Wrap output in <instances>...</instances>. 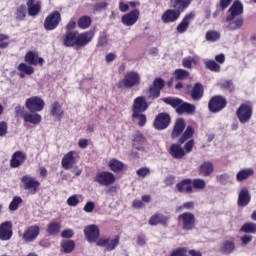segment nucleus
<instances>
[{"label":"nucleus","instance_id":"09e8293b","mask_svg":"<svg viewBox=\"0 0 256 256\" xmlns=\"http://www.w3.org/2000/svg\"><path fill=\"white\" fill-rule=\"evenodd\" d=\"M206 69H209V71L219 72L221 69V66L215 62V60H208L205 62Z\"/></svg>","mask_w":256,"mask_h":256},{"label":"nucleus","instance_id":"f3484780","mask_svg":"<svg viewBox=\"0 0 256 256\" xmlns=\"http://www.w3.org/2000/svg\"><path fill=\"white\" fill-rule=\"evenodd\" d=\"M169 123H171V117L169 114L160 113L154 121V127L161 131L163 129H167L169 127Z\"/></svg>","mask_w":256,"mask_h":256},{"label":"nucleus","instance_id":"473e14b6","mask_svg":"<svg viewBox=\"0 0 256 256\" xmlns=\"http://www.w3.org/2000/svg\"><path fill=\"white\" fill-rule=\"evenodd\" d=\"M169 153L174 159H183V157H185V150H183L179 144H172Z\"/></svg>","mask_w":256,"mask_h":256},{"label":"nucleus","instance_id":"2eb2a0df","mask_svg":"<svg viewBox=\"0 0 256 256\" xmlns=\"http://www.w3.org/2000/svg\"><path fill=\"white\" fill-rule=\"evenodd\" d=\"M84 235L89 243H95L99 239V227L94 224L86 226Z\"/></svg>","mask_w":256,"mask_h":256},{"label":"nucleus","instance_id":"de8ad7c7","mask_svg":"<svg viewBox=\"0 0 256 256\" xmlns=\"http://www.w3.org/2000/svg\"><path fill=\"white\" fill-rule=\"evenodd\" d=\"M241 231H243V233H256V224L253 222L245 223L241 227Z\"/></svg>","mask_w":256,"mask_h":256},{"label":"nucleus","instance_id":"e433bc0d","mask_svg":"<svg viewBox=\"0 0 256 256\" xmlns=\"http://www.w3.org/2000/svg\"><path fill=\"white\" fill-rule=\"evenodd\" d=\"M198 64H199L198 56H188L182 60V65L186 69H191L193 67V65H198Z\"/></svg>","mask_w":256,"mask_h":256},{"label":"nucleus","instance_id":"412c9836","mask_svg":"<svg viewBox=\"0 0 256 256\" xmlns=\"http://www.w3.org/2000/svg\"><path fill=\"white\" fill-rule=\"evenodd\" d=\"M25 161H27V154L23 151H16L11 157L10 167L17 169V167H21Z\"/></svg>","mask_w":256,"mask_h":256},{"label":"nucleus","instance_id":"c85d7f7f","mask_svg":"<svg viewBox=\"0 0 256 256\" xmlns=\"http://www.w3.org/2000/svg\"><path fill=\"white\" fill-rule=\"evenodd\" d=\"M169 223V217L163 214H154L150 217L149 225H167Z\"/></svg>","mask_w":256,"mask_h":256},{"label":"nucleus","instance_id":"5701e85b","mask_svg":"<svg viewBox=\"0 0 256 256\" xmlns=\"http://www.w3.org/2000/svg\"><path fill=\"white\" fill-rule=\"evenodd\" d=\"M181 17V12L176 9H168L162 15V21L164 23H175Z\"/></svg>","mask_w":256,"mask_h":256},{"label":"nucleus","instance_id":"f8f14e48","mask_svg":"<svg viewBox=\"0 0 256 256\" xmlns=\"http://www.w3.org/2000/svg\"><path fill=\"white\" fill-rule=\"evenodd\" d=\"M13 237V224L10 221L0 224V241H9Z\"/></svg>","mask_w":256,"mask_h":256},{"label":"nucleus","instance_id":"3c124183","mask_svg":"<svg viewBox=\"0 0 256 256\" xmlns=\"http://www.w3.org/2000/svg\"><path fill=\"white\" fill-rule=\"evenodd\" d=\"M25 61L26 63H29V65H37V54L30 51L25 55Z\"/></svg>","mask_w":256,"mask_h":256},{"label":"nucleus","instance_id":"f704fd0d","mask_svg":"<svg viewBox=\"0 0 256 256\" xmlns=\"http://www.w3.org/2000/svg\"><path fill=\"white\" fill-rule=\"evenodd\" d=\"M108 167L114 173H121V171H123V168L125 167V164L120 160L114 158L108 162Z\"/></svg>","mask_w":256,"mask_h":256},{"label":"nucleus","instance_id":"cd10ccee","mask_svg":"<svg viewBox=\"0 0 256 256\" xmlns=\"http://www.w3.org/2000/svg\"><path fill=\"white\" fill-rule=\"evenodd\" d=\"M189 5H191V0H170V6L172 9H175L180 13L185 11Z\"/></svg>","mask_w":256,"mask_h":256},{"label":"nucleus","instance_id":"58836bf2","mask_svg":"<svg viewBox=\"0 0 256 256\" xmlns=\"http://www.w3.org/2000/svg\"><path fill=\"white\" fill-rule=\"evenodd\" d=\"M200 173L203 175V177H209V175L213 173V164L211 162H204L200 166Z\"/></svg>","mask_w":256,"mask_h":256},{"label":"nucleus","instance_id":"79ce46f5","mask_svg":"<svg viewBox=\"0 0 256 256\" xmlns=\"http://www.w3.org/2000/svg\"><path fill=\"white\" fill-rule=\"evenodd\" d=\"M61 247L64 253H71L75 249V242L72 240H65L62 242Z\"/></svg>","mask_w":256,"mask_h":256},{"label":"nucleus","instance_id":"9b49d317","mask_svg":"<svg viewBox=\"0 0 256 256\" xmlns=\"http://www.w3.org/2000/svg\"><path fill=\"white\" fill-rule=\"evenodd\" d=\"M252 113H253V108H251V106H249L247 104H242L238 108L236 115H237L240 123H247V121H249V119H251Z\"/></svg>","mask_w":256,"mask_h":256},{"label":"nucleus","instance_id":"aec40b11","mask_svg":"<svg viewBox=\"0 0 256 256\" xmlns=\"http://www.w3.org/2000/svg\"><path fill=\"white\" fill-rule=\"evenodd\" d=\"M195 19V12H190L186 14L182 21L178 24L176 27V30L178 33H185L187 29H189V25H191V22H193Z\"/></svg>","mask_w":256,"mask_h":256},{"label":"nucleus","instance_id":"4c0bfd02","mask_svg":"<svg viewBox=\"0 0 256 256\" xmlns=\"http://www.w3.org/2000/svg\"><path fill=\"white\" fill-rule=\"evenodd\" d=\"M191 97L194 101H199L203 97V85L200 83L195 84L191 91Z\"/></svg>","mask_w":256,"mask_h":256},{"label":"nucleus","instance_id":"c9c22d12","mask_svg":"<svg viewBox=\"0 0 256 256\" xmlns=\"http://www.w3.org/2000/svg\"><path fill=\"white\" fill-rule=\"evenodd\" d=\"M23 119L25 123H31L32 125H39L41 123V115L39 114H31V113H25L23 115Z\"/></svg>","mask_w":256,"mask_h":256},{"label":"nucleus","instance_id":"f03ea898","mask_svg":"<svg viewBox=\"0 0 256 256\" xmlns=\"http://www.w3.org/2000/svg\"><path fill=\"white\" fill-rule=\"evenodd\" d=\"M163 101L167 103V105L174 107L179 115H182V113H195V105L183 102V100L179 98H163Z\"/></svg>","mask_w":256,"mask_h":256},{"label":"nucleus","instance_id":"ddd939ff","mask_svg":"<svg viewBox=\"0 0 256 256\" xmlns=\"http://www.w3.org/2000/svg\"><path fill=\"white\" fill-rule=\"evenodd\" d=\"M148 107L149 105H147V100L145 99V96L135 98L132 106L134 116H137L138 113H145Z\"/></svg>","mask_w":256,"mask_h":256},{"label":"nucleus","instance_id":"bf43d9fd","mask_svg":"<svg viewBox=\"0 0 256 256\" xmlns=\"http://www.w3.org/2000/svg\"><path fill=\"white\" fill-rule=\"evenodd\" d=\"M170 256H188L187 255V248H177L171 252Z\"/></svg>","mask_w":256,"mask_h":256},{"label":"nucleus","instance_id":"a18cd8bd","mask_svg":"<svg viewBox=\"0 0 256 256\" xmlns=\"http://www.w3.org/2000/svg\"><path fill=\"white\" fill-rule=\"evenodd\" d=\"M193 133H195V130L193 129V127L188 126L184 134L180 138V143L183 144L187 141V139H191V137H193Z\"/></svg>","mask_w":256,"mask_h":256},{"label":"nucleus","instance_id":"1a4fd4ad","mask_svg":"<svg viewBox=\"0 0 256 256\" xmlns=\"http://www.w3.org/2000/svg\"><path fill=\"white\" fill-rule=\"evenodd\" d=\"M94 181L103 187H109V185L115 183V174L109 171H101L96 174Z\"/></svg>","mask_w":256,"mask_h":256},{"label":"nucleus","instance_id":"8fccbe9b","mask_svg":"<svg viewBox=\"0 0 256 256\" xmlns=\"http://www.w3.org/2000/svg\"><path fill=\"white\" fill-rule=\"evenodd\" d=\"M21 203H23V199H21V197L19 196L14 197L9 205L10 211H17Z\"/></svg>","mask_w":256,"mask_h":256},{"label":"nucleus","instance_id":"9d476101","mask_svg":"<svg viewBox=\"0 0 256 256\" xmlns=\"http://www.w3.org/2000/svg\"><path fill=\"white\" fill-rule=\"evenodd\" d=\"M225 107V98L214 96L208 102V109L211 113H219Z\"/></svg>","mask_w":256,"mask_h":256},{"label":"nucleus","instance_id":"6e6552de","mask_svg":"<svg viewBox=\"0 0 256 256\" xmlns=\"http://www.w3.org/2000/svg\"><path fill=\"white\" fill-rule=\"evenodd\" d=\"M22 187L30 193V195H35L37 189L41 186V183L33 178L31 175L23 176L21 179Z\"/></svg>","mask_w":256,"mask_h":256},{"label":"nucleus","instance_id":"69168bd1","mask_svg":"<svg viewBox=\"0 0 256 256\" xmlns=\"http://www.w3.org/2000/svg\"><path fill=\"white\" fill-rule=\"evenodd\" d=\"M15 113L17 117H23V115H25V106H21V105L16 106Z\"/></svg>","mask_w":256,"mask_h":256},{"label":"nucleus","instance_id":"dca6fc26","mask_svg":"<svg viewBox=\"0 0 256 256\" xmlns=\"http://www.w3.org/2000/svg\"><path fill=\"white\" fill-rule=\"evenodd\" d=\"M139 15L141 13L139 12L138 9L132 10L131 12L125 14L122 16V23L126 27H133L137 21H139Z\"/></svg>","mask_w":256,"mask_h":256},{"label":"nucleus","instance_id":"0e129e2a","mask_svg":"<svg viewBox=\"0 0 256 256\" xmlns=\"http://www.w3.org/2000/svg\"><path fill=\"white\" fill-rule=\"evenodd\" d=\"M94 209H95V203L93 202H87L84 206L85 213H93Z\"/></svg>","mask_w":256,"mask_h":256},{"label":"nucleus","instance_id":"72a5a7b5","mask_svg":"<svg viewBox=\"0 0 256 256\" xmlns=\"http://www.w3.org/2000/svg\"><path fill=\"white\" fill-rule=\"evenodd\" d=\"M255 175V170L253 168H244L240 170L237 175V181H245L246 179H249V177H253Z\"/></svg>","mask_w":256,"mask_h":256},{"label":"nucleus","instance_id":"20e7f679","mask_svg":"<svg viewBox=\"0 0 256 256\" xmlns=\"http://www.w3.org/2000/svg\"><path fill=\"white\" fill-rule=\"evenodd\" d=\"M141 83V76L139 73L135 71H130L125 74L124 79L118 82L117 87L122 89V87H127L131 89V87H135V85H139Z\"/></svg>","mask_w":256,"mask_h":256},{"label":"nucleus","instance_id":"13d9d810","mask_svg":"<svg viewBox=\"0 0 256 256\" xmlns=\"http://www.w3.org/2000/svg\"><path fill=\"white\" fill-rule=\"evenodd\" d=\"M98 45L99 47H107L109 45V37L105 33L100 34Z\"/></svg>","mask_w":256,"mask_h":256},{"label":"nucleus","instance_id":"7ed1b4c3","mask_svg":"<svg viewBox=\"0 0 256 256\" xmlns=\"http://www.w3.org/2000/svg\"><path fill=\"white\" fill-rule=\"evenodd\" d=\"M178 223L183 231H193L197 226V218L191 212H184L178 216Z\"/></svg>","mask_w":256,"mask_h":256},{"label":"nucleus","instance_id":"393cba45","mask_svg":"<svg viewBox=\"0 0 256 256\" xmlns=\"http://www.w3.org/2000/svg\"><path fill=\"white\" fill-rule=\"evenodd\" d=\"M251 203V194L247 188H242L238 195L239 207H247V204Z\"/></svg>","mask_w":256,"mask_h":256},{"label":"nucleus","instance_id":"c756f323","mask_svg":"<svg viewBox=\"0 0 256 256\" xmlns=\"http://www.w3.org/2000/svg\"><path fill=\"white\" fill-rule=\"evenodd\" d=\"M183 131H185V120H183V118H178L175 122L174 129L171 134L172 139L179 137Z\"/></svg>","mask_w":256,"mask_h":256},{"label":"nucleus","instance_id":"0eeeda50","mask_svg":"<svg viewBox=\"0 0 256 256\" xmlns=\"http://www.w3.org/2000/svg\"><path fill=\"white\" fill-rule=\"evenodd\" d=\"M25 107L29 109L31 113H39L42 109H45V101L39 96H32L26 99Z\"/></svg>","mask_w":256,"mask_h":256},{"label":"nucleus","instance_id":"bb28decb","mask_svg":"<svg viewBox=\"0 0 256 256\" xmlns=\"http://www.w3.org/2000/svg\"><path fill=\"white\" fill-rule=\"evenodd\" d=\"M62 41L65 47H75L77 45V32H66Z\"/></svg>","mask_w":256,"mask_h":256},{"label":"nucleus","instance_id":"774afa93","mask_svg":"<svg viewBox=\"0 0 256 256\" xmlns=\"http://www.w3.org/2000/svg\"><path fill=\"white\" fill-rule=\"evenodd\" d=\"M132 207L134 209H143V207H145V203H143V201L141 200L136 199L132 202Z\"/></svg>","mask_w":256,"mask_h":256},{"label":"nucleus","instance_id":"5fc2aeb1","mask_svg":"<svg viewBox=\"0 0 256 256\" xmlns=\"http://www.w3.org/2000/svg\"><path fill=\"white\" fill-rule=\"evenodd\" d=\"M108 5L109 4L107 3V1L98 2L93 5V9H94V11L99 13L101 11H104V9H107Z\"/></svg>","mask_w":256,"mask_h":256},{"label":"nucleus","instance_id":"a19ab883","mask_svg":"<svg viewBox=\"0 0 256 256\" xmlns=\"http://www.w3.org/2000/svg\"><path fill=\"white\" fill-rule=\"evenodd\" d=\"M18 71H20V73H25V75H33V73H35V69L25 63H20L18 65Z\"/></svg>","mask_w":256,"mask_h":256},{"label":"nucleus","instance_id":"2f4dec72","mask_svg":"<svg viewBox=\"0 0 256 256\" xmlns=\"http://www.w3.org/2000/svg\"><path fill=\"white\" fill-rule=\"evenodd\" d=\"M28 13L31 17H35L41 11V3L35 0H27Z\"/></svg>","mask_w":256,"mask_h":256},{"label":"nucleus","instance_id":"6ab92c4d","mask_svg":"<svg viewBox=\"0 0 256 256\" xmlns=\"http://www.w3.org/2000/svg\"><path fill=\"white\" fill-rule=\"evenodd\" d=\"M39 226L33 225L29 226L23 233L22 239L26 241V243H32V241H35L37 237H39Z\"/></svg>","mask_w":256,"mask_h":256},{"label":"nucleus","instance_id":"7c9ffc66","mask_svg":"<svg viewBox=\"0 0 256 256\" xmlns=\"http://www.w3.org/2000/svg\"><path fill=\"white\" fill-rule=\"evenodd\" d=\"M191 185V179H184L176 185V189L179 193H191L193 191V186Z\"/></svg>","mask_w":256,"mask_h":256},{"label":"nucleus","instance_id":"338daca9","mask_svg":"<svg viewBox=\"0 0 256 256\" xmlns=\"http://www.w3.org/2000/svg\"><path fill=\"white\" fill-rule=\"evenodd\" d=\"M235 251V244L233 242L225 243V253H233Z\"/></svg>","mask_w":256,"mask_h":256},{"label":"nucleus","instance_id":"603ef678","mask_svg":"<svg viewBox=\"0 0 256 256\" xmlns=\"http://www.w3.org/2000/svg\"><path fill=\"white\" fill-rule=\"evenodd\" d=\"M176 80L187 79L189 77V72L187 70L178 69L174 72Z\"/></svg>","mask_w":256,"mask_h":256},{"label":"nucleus","instance_id":"6e6d98bb","mask_svg":"<svg viewBox=\"0 0 256 256\" xmlns=\"http://www.w3.org/2000/svg\"><path fill=\"white\" fill-rule=\"evenodd\" d=\"M25 15H27V8L20 6L16 11V18L22 21V19H25Z\"/></svg>","mask_w":256,"mask_h":256},{"label":"nucleus","instance_id":"052dcab7","mask_svg":"<svg viewBox=\"0 0 256 256\" xmlns=\"http://www.w3.org/2000/svg\"><path fill=\"white\" fill-rule=\"evenodd\" d=\"M67 203L70 207H77V205H79V198L77 195L70 196L67 199Z\"/></svg>","mask_w":256,"mask_h":256},{"label":"nucleus","instance_id":"37998d69","mask_svg":"<svg viewBox=\"0 0 256 256\" xmlns=\"http://www.w3.org/2000/svg\"><path fill=\"white\" fill-rule=\"evenodd\" d=\"M132 119L138 121L139 127H145V123H147V116L142 113H138L136 116L135 113H132Z\"/></svg>","mask_w":256,"mask_h":256},{"label":"nucleus","instance_id":"4d7b16f0","mask_svg":"<svg viewBox=\"0 0 256 256\" xmlns=\"http://www.w3.org/2000/svg\"><path fill=\"white\" fill-rule=\"evenodd\" d=\"M192 185H193L194 189H205L207 184L205 183V180H203V179H194L192 181Z\"/></svg>","mask_w":256,"mask_h":256},{"label":"nucleus","instance_id":"680f3d73","mask_svg":"<svg viewBox=\"0 0 256 256\" xmlns=\"http://www.w3.org/2000/svg\"><path fill=\"white\" fill-rule=\"evenodd\" d=\"M7 39H9V36L0 34V49H5L9 46V42H7Z\"/></svg>","mask_w":256,"mask_h":256},{"label":"nucleus","instance_id":"a878e982","mask_svg":"<svg viewBox=\"0 0 256 256\" xmlns=\"http://www.w3.org/2000/svg\"><path fill=\"white\" fill-rule=\"evenodd\" d=\"M50 115L54 117L55 119H58V121H61L62 117H64L65 112L63 111V108L61 107V104L57 101H55L51 107H50Z\"/></svg>","mask_w":256,"mask_h":256},{"label":"nucleus","instance_id":"49530a36","mask_svg":"<svg viewBox=\"0 0 256 256\" xmlns=\"http://www.w3.org/2000/svg\"><path fill=\"white\" fill-rule=\"evenodd\" d=\"M91 25V17L89 16H83L78 20V26L80 29H88V27Z\"/></svg>","mask_w":256,"mask_h":256},{"label":"nucleus","instance_id":"4468645a","mask_svg":"<svg viewBox=\"0 0 256 256\" xmlns=\"http://www.w3.org/2000/svg\"><path fill=\"white\" fill-rule=\"evenodd\" d=\"M96 245L98 247H104L105 251H113L119 245V236L113 239L101 238L97 241Z\"/></svg>","mask_w":256,"mask_h":256},{"label":"nucleus","instance_id":"f257e3e1","mask_svg":"<svg viewBox=\"0 0 256 256\" xmlns=\"http://www.w3.org/2000/svg\"><path fill=\"white\" fill-rule=\"evenodd\" d=\"M243 3L239 0H235L231 7L227 11L226 27L231 31L241 29L243 27Z\"/></svg>","mask_w":256,"mask_h":256},{"label":"nucleus","instance_id":"e2e57ef3","mask_svg":"<svg viewBox=\"0 0 256 256\" xmlns=\"http://www.w3.org/2000/svg\"><path fill=\"white\" fill-rule=\"evenodd\" d=\"M136 173H137L138 177L145 178V177H147V175H149L150 171H149V168L143 167V168L138 169Z\"/></svg>","mask_w":256,"mask_h":256},{"label":"nucleus","instance_id":"c03bdc74","mask_svg":"<svg viewBox=\"0 0 256 256\" xmlns=\"http://www.w3.org/2000/svg\"><path fill=\"white\" fill-rule=\"evenodd\" d=\"M220 38H221V34H219V32H217V31L206 32V41L215 43V41H219Z\"/></svg>","mask_w":256,"mask_h":256},{"label":"nucleus","instance_id":"b1692460","mask_svg":"<svg viewBox=\"0 0 256 256\" xmlns=\"http://www.w3.org/2000/svg\"><path fill=\"white\" fill-rule=\"evenodd\" d=\"M75 163H77L75 160V151H69L61 160V165L63 169L66 170L73 169V165H75Z\"/></svg>","mask_w":256,"mask_h":256},{"label":"nucleus","instance_id":"39448f33","mask_svg":"<svg viewBox=\"0 0 256 256\" xmlns=\"http://www.w3.org/2000/svg\"><path fill=\"white\" fill-rule=\"evenodd\" d=\"M61 23V13L59 11L51 12L44 20V29L46 31H55Z\"/></svg>","mask_w":256,"mask_h":256},{"label":"nucleus","instance_id":"4be33fe9","mask_svg":"<svg viewBox=\"0 0 256 256\" xmlns=\"http://www.w3.org/2000/svg\"><path fill=\"white\" fill-rule=\"evenodd\" d=\"M93 37H95V34L93 33V31H88L81 34L77 33L76 45H78L79 47H85V45H88V43H91V41L93 40Z\"/></svg>","mask_w":256,"mask_h":256},{"label":"nucleus","instance_id":"ea45409f","mask_svg":"<svg viewBox=\"0 0 256 256\" xmlns=\"http://www.w3.org/2000/svg\"><path fill=\"white\" fill-rule=\"evenodd\" d=\"M47 231H48L49 235H57V233H59V231H61V223L51 222L48 225Z\"/></svg>","mask_w":256,"mask_h":256},{"label":"nucleus","instance_id":"864d4df0","mask_svg":"<svg viewBox=\"0 0 256 256\" xmlns=\"http://www.w3.org/2000/svg\"><path fill=\"white\" fill-rule=\"evenodd\" d=\"M183 209H186V211H191V210L195 209V202H193V201L185 202L182 206H179L177 208V211L181 212V211H183Z\"/></svg>","mask_w":256,"mask_h":256},{"label":"nucleus","instance_id":"423d86ee","mask_svg":"<svg viewBox=\"0 0 256 256\" xmlns=\"http://www.w3.org/2000/svg\"><path fill=\"white\" fill-rule=\"evenodd\" d=\"M147 140L141 132H136L132 140V145L134 149L139 151L142 155H149V147L146 145Z\"/></svg>","mask_w":256,"mask_h":256},{"label":"nucleus","instance_id":"a211bd4d","mask_svg":"<svg viewBox=\"0 0 256 256\" xmlns=\"http://www.w3.org/2000/svg\"><path fill=\"white\" fill-rule=\"evenodd\" d=\"M165 87V82L161 78H156L153 82V85L149 90V99H157L161 95V89Z\"/></svg>","mask_w":256,"mask_h":256}]
</instances>
